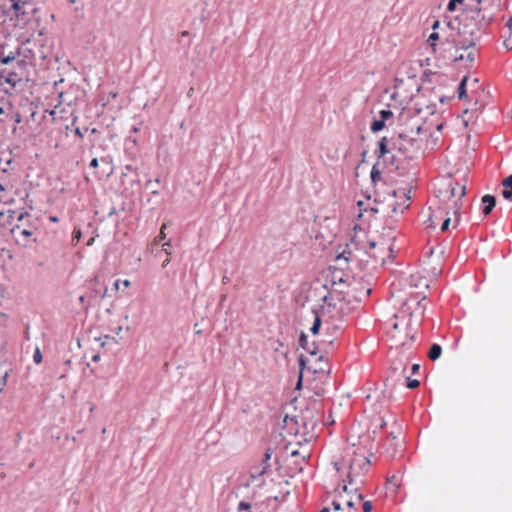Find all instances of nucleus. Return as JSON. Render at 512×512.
Wrapping results in <instances>:
<instances>
[{
  "label": "nucleus",
  "mask_w": 512,
  "mask_h": 512,
  "mask_svg": "<svg viewBox=\"0 0 512 512\" xmlns=\"http://www.w3.org/2000/svg\"><path fill=\"white\" fill-rule=\"evenodd\" d=\"M475 2V4H470L465 7L460 25L463 27L464 23H468L469 30L480 34L481 30L486 29L493 22L495 11L482 6L483 0H475Z\"/></svg>",
  "instance_id": "nucleus-1"
},
{
  "label": "nucleus",
  "mask_w": 512,
  "mask_h": 512,
  "mask_svg": "<svg viewBox=\"0 0 512 512\" xmlns=\"http://www.w3.org/2000/svg\"><path fill=\"white\" fill-rule=\"evenodd\" d=\"M459 33L463 36L468 35L470 38H464L459 43V48L462 50H468L476 45V42L480 40V34L474 33L472 30H469V24L464 23L463 27L459 28Z\"/></svg>",
  "instance_id": "nucleus-2"
},
{
  "label": "nucleus",
  "mask_w": 512,
  "mask_h": 512,
  "mask_svg": "<svg viewBox=\"0 0 512 512\" xmlns=\"http://www.w3.org/2000/svg\"><path fill=\"white\" fill-rule=\"evenodd\" d=\"M20 56V47L14 50L9 48L7 43L0 44V63L7 65Z\"/></svg>",
  "instance_id": "nucleus-3"
},
{
  "label": "nucleus",
  "mask_w": 512,
  "mask_h": 512,
  "mask_svg": "<svg viewBox=\"0 0 512 512\" xmlns=\"http://www.w3.org/2000/svg\"><path fill=\"white\" fill-rule=\"evenodd\" d=\"M0 78L13 87L21 81V77L16 72H8L6 69L0 71Z\"/></svg>",
  "instance_id": "nucleus-4"
},
{
  "label": "nucleus",
  "mask_w": 512,
  "mask_h": 512,
  "mask_svg": "<svg viewBox=\"0 0 512 512\" xmlns=\"http://www.w3.org/2000/svg\"><path fill=\"white\" fill-rule=\"evenodd\" d=\"M482 203L484 204V207H483V214L485 216L489 215L491 213V211L493 210V208L495 207L496 205V198L492 195H484L482 197Z\"/></svg>",
  "instance_id": "nucleus-5"
},
{
  "label": "nucleus",
  "mask_w": 512,
  "mask_h": 512,
  "mask_svg": "<svg viewBox=\"0 0 512 512\" xmlns=\"http://www.w3.org/2000/svg\"><path fill=\"white\" fill-rule=\"evenodd\" d=\"M444 215H447V212L443 208H438L434 211L428 218V227L435 228L437 225V221L442 218Z\"/></svg>",
  "instance_id": "nucleus-6"
},
{
  "label": "nucleus",
  "mask_w": 512,
  "mask_h": 512,
  "mask_svg": "<svg viewBox=\"0 0 512 512\" xmlns=\"http://www.w3.org/2000/svg\"><path fill=\"white\" fill-rule=\"evenodd\" d=\"M441 354H442V348L439 344L435 343V344L431 345L429 352H428V357L430 360L435 361V360L439 359Z\"/></svg>",
  "instance_id": "nucleus-7"
},
{
  "label": "nucleus",
  "mask_w": 512,
  "mask_h": 512,
  "mask_svg": "<svg viewBox=\"0 0 512 512\" xmlns=\"http://www.w3.org/2000/svg\"><path fill=\"white\" fill-rule=\"evenodd\" d=\"M317 361L319 362V366H318V367H316V368L314 369V372H315V373H318V372H322V373H324V372H326V373H328V374H329V373H330V371H331V370H330V367H329V365H328V363H327V362H324V360H323V356H322V355H320V356L317 358Z\"/></svg>",
  "instance_id": "nucleus-8"
},
{
  "label": "nucleus",
  "mask_w": 512,
  "mask_h": 512,
  "mask_svg": "<svg viewBox=\"0 0 512 512\" xmlns=\"http://www.w3.org/2000/svg\"><path fill=\"white\" fill-rule=\"evenodd\" d=\"M313 314H314V323H313L312 327L310 328V331L313 335H316V334H318V332L320 330L322 322H321V318L316 310H313Z\"/></svg>",
  "instance_id": "nucleus-9"
},
{
  "label": "nucleus",
  "mask_w": 512,
  "mask_h": 512,
  "mask_svg": "<svg viewBox=\"0 0 512 512\" xmlns=\"http://www.w3.org/2000/svg\"><path fill=\"white\" fill-rule=\"evenodd\" d=\"M299 344L300 346L306 350L310 355L312 356H316L317 355V352L315 350H309V343H308V339H307V336L302 333L300 335V338H299Z\"/></svg>",
  "instance_id": "nucleus-10"
},
{
  "label": "nucleus",
  "mask_w": 512,
  "mask_h": 512,
  "mask_svg": "<svg viewBox=\"0 0 512 512\" xmlns=\"http://www.w3.org/2000/svg\"><path fill=\"white\" fill-rule=\"evenodd\" d=\"M378 157L381 158V157H384L387 153H388V149H387V138L386 137H382L379 142H378Z\"/></svg>",
  "instance_id": "nucleus-11"
},
{
  "label": "nucleus",
  "mask_w": 512,
  "mask_h": 512,
  "mask_svg": "<svg viewBox=\"0 0 512 512\" xmlns=\"http://www.w3.org/2000/svg\"><path fill=\"white\" fill-rule=\"evenodd\" d=\"M260 466H261L260 472H252V478L253 479L264 475L267 472V470L270 468V463L269 462H264V459H263Z\"/></svg>",
  "instance_id": "nucleus-12"
},
{
  "label": "nucleus",
  "mask_w": 512,
  "mask_h": 512,
  "mask_svg": "<svg viewBox=\"0 0 512 512\" xmlns=\"http://www.w3.org/2000/svg\"><path fill=\"white\" fill-rule=\"evenodd\" d=\"M467 77L465 76L460 84H459V87H458V97L459 99H462L464 97H466V83H467Z\"/></svg>",
  "instance_id": "nucleus-13"
},
{
  "label": "nucleus",
  "mask_w": 512,
  "mask_h": 512,
  "mask_svg": "<svg viewBox=\"0 0 512 512\" xmlns=\"http://www.w3.org/2000/svg\"><path fill=\"white\" fill-rule=\"evenodd\" d=\"M370 176H371V181H372L374 184H375L377 181H380V180H381V172H380V170L377 168V165H376V164L372 167V170H371Z\"/></svg>",
  "instance_id": "nucleus-14"
},
{
  "label": "nucleus",
  "mask_w": 512,
  "mask_h": 512,
  "mask_svg": "<svg viewBox=\"0 0 512 512\" xmlns=\"http://www.w3.org/2000/svg\"><path fill=\"white\" fill-rule=\"evenodd\" d=\"M10 7L16 12H21L22 6L26 4L25 0H9Z\"/></svg>",
  "instance_id": "nucleus-15"
},
{
  "label": "nucleus",
  "mask_w": 512,
  "mask_h": 512,
  "mask_svg": "<svg viewBox=\"0 0 512 512\" xmlns=\"http://www.w3.org/2000/svg\"><path fill=\"white\" fill-rule=\"evenodd\" d=\"M12 232L13 233H19L21 236H24V237H30L32 236V231L29 230V229H25V228H21L20 226H15L13 229H12Z\"/></svg>",
  "instance_id": "nucleus-16"
},
{
  "label": "nucleus",
  "mask_w": 512,
  "mask_h": 512,
  "mask_svg": "<svg viewBox=\"0 0 512 512\" xmlns=\"http://www.w3.org/2000/svg\"><path fill=\"white\" fill-rule=\"evenodd\" d=\"M385 126L383 120H374L371 124V131L376 133L381 131Z\"/></svg>",
  "instance_id": "nucleus-17"
},
{
  "label": "nucleus",
  "mask_w": 512,
  "mask_h": 512,
  "mask_svg": "<svg viewBox=\"0 0 512 512\" xmlns=\"http://www.w3.org/2000/svg\"><path fill=\"white\" fill-rule=\"evenodd\" d=\"M306 365V359L303 355L299 357V366H300V376L297 383V388H299L302 385V371Z\"/></svg>",
  "instance_id": "nucleus-18"
},
{
  "label": "nucleus",
  "mask_w": 512,
  "mask_h": 512,
  "mask_svg": "<svg viewBox=\"0 0 512 512\" xmlns=\"http://www.w3.org/2000/svg\"><path fill=\"white\" fill-rule=\"evenodd\" d=\"M43 360V357H42V353H41V350L40 348L37 346L34 350V353H33V362L35 364H40Z\"/></svg>",
  "instance_id": "nucleus-19"
},
{
  "label": "nucleus",
  "mask_w": 512,
  "mask_h": 512,
  "mask_svg": "<svg viewBox=\"0 0 512 512\" xmlns=\"http://www.w3.org/2000/svg\"><path fill=\"white\" fill-rule=\"evenodd\" d=\"M380 120H383V122L385 123L386 120H388L389 118H391L393 116V112L391 110H388V109H383L380 111Z\"/></svg>",
  "instance_id": "nucleus-20"
},
{
  "label": "nucleus",
  "mask_w": 512,
  "mask_h": 512,
  "mask_svg": "<svg viewBox=\"0 0 512 512\" xmlns=\"http://www.w3.org/2000/svg\"><path fill=\"white\" fill-rule=\"evenodd\" d=\"M82 233L80 229H74L72 233V244L76 245L81 239Z\"/></svg>",
  "instance_id": "nucleus-21"
},
{
  "label": "nucleus",
  "mask_w": 512,
  "mask_h": 512,
  "mask_svg": "<svg viewBox=\"0 0 512 512\" xmlns=\"http://www.w3.org/2000/svg\"><path fill=\"white\" fill-rule=\"evenodd\" d=\"M464 0H449L447 10L452 12L456 9L457 4H462Z\"/></svg>",
  "instance_id": "nucleus-22"
},
{
  "label": "nucleus",
  "mask_w": 512,
  "mask_h": 512,
  "mask_svg": "<svg viewBox=\"0 0 512 512\" xmlns=\"http://www.w3.org/2000/svg\"><path fill=\"white\" fill-rule=\"evenodd\" d=\"M420 385V382L416 379H410L409 377H407V388L409 389H415L417 388L418 386Z\"/></svg>",
  "instance_id": "nucleus-23"
},
{
  "label": "nucleus",
  "mask_w": 512,
  "mask_h": 512,
  "mask_svg": "<svg viewBox=\"0 0 512 512\" xmlns=\"http://www.w3.org/2000/svg\"><path fill=\"white\" fill-rule=\"evenodd\" d=\"M445 218L443 220V223L441 225V231L444 232L446 231L448 228H449V225H450V222H451V218L447 215H444Z\"/></svg>",
  "instance_id": "nucleus-24"
},
{
  "label": "nucleus",
  "mask_w": 512,
  "mask_h": 512,
  "mask_svg": "<svg viewBox=\"0 0 512 512\" xmlns=\"http://www.w3.org/2000/svg\"><path fill=\"white\" fill-rule=\"evenodd\" d=\"M502 196L504 199L512 201V190L509 188H505L504 190H502Z\"/></svg>",
  "instance_id": "nucleus-25"
},
{
  "label": "nucleus",
  "mask_w": 512,
  "mask_h": 512,
  "mask_svg": "<svg viewBox=\"0 0 512 512\" xmlns=\"http://www.w3.org/2000/svg\"><path fill=\"white\" fill-rule=\"evenodd\" d=\"M502 185L505 187V188H509L512 190V174L509 175L508 177H506L503 181H502Z\"/></svg>",
  "instance_id": "nucleus-26"
},
{
  "label": "nucleus",
  "mask_w": 512,
  "mask_h": 512,
  "mask_svg": "<svg viewBox=\"0 0 512 512\" xmlns=\"http://www.w3.org/2000/svg\"><path fill=\"white\" fill-rule=\"evenodd\" d=\"M7 377H8V372H5L1 377H0V392L3 391L4 387L6 386V383H7Z\"/></svg>",
  "instance_id": "nucleus-27"
},
{
  "label": "nucleus",
  "mask_w": 512,
  "mask_h": 512,
  "mask_svg": "<svg viewBox=\"0 0 512 512\" xmlns=\"http://www.w3.org/2000/svg\"><path fill=\"white\" fill-rule=\"evenodd\" d=\"M438 38H439L438 33L433 32V33L430 34V36L428 38V42L431 43L432 47L435 46V41L438 40Z\"/></svg>",
  "instance_id": "nucleus-28"
},
{
  "label": "nucleus",
  "mask_w": 512,
  "mask_h": 512,
  "mask_svg": "<svg viewBox=\"0 0 512 512\" xmlns=\"http://www.w3.org/2000/svg\"><path fill=\"white\" fill-rule=\"evenodd\" d=\"M250 508H251V505L248 502L241 501L238 505L239 511L249 510Z\"/></svg>",
  "instance_id": "nucleus-29"
},
{
  "label": "nucleus",
  "mask_w": 512,
  "mask_h": 512,
  "mask_svg": "<svg viewBox=\"0 0 512 512\" xmlns=\"http://www.w3.org/2000/svg\"><path fill=\"white\" fill-rule=\"evenodd\" d=\"M363 512H372V503H371V501H365L363 503Z\"/></svg>",
  "instance_id": "nucleus-30"
},
{
  "label": "nucleus",
  "mask_w": 512,
  "mask_h": 512,
  "mask_svg": "<svg viewBox=\"0 0 512 512\" xmlns=\"http://www.w3.org/2000/svg\"><path fill=\"white\" fill-rule=\"evenodd\" d=\"M272 449L271 448H267L265 453H264V462H269V460L271 459V456H272Z\"/></svg>",
  "instance_id": "nucleus-31"
},
{
  "label": "nucleus",
  "mask_w": 512,
  "mask_h": 512,
  "mask_svg": "<svg viewBox=\"0 0 512 512\" xmlns=\"http://www.w3.org/2000/svg\"><path fill=\"white\" fill-rule=\"evenodd\" d=\"M475 58H476V54L475 52L471 51L467 54L466 56V59L469 61V62H474L475 61Z\"/></svg>",
  "instance_id": "nucleus-32"
},
{
  "label": "nucleus",
  "mask_w": 512,
  "mask_h": 512,
  "mask_svg": "<svg viewBox=\"0 0 512 512\" xmlns=\"http://www.w3.org/2000/svg\"><path fill=\"white\" fill-rule=\"evenodd\" d=\"M165 228H166V225L163 224L162 227H161L160 234L158 236V238H159L158 242H160L161 240H163L165 238V233H164V229Z\"/></svg>",
  "instance_id": "nucleus-33"
},
{
  "label": "nucleus",
  "mask_w": 512,
  "mask_h": 512,
  "mask_svg": "<svg viewBox=\"0 0 512 512\" xmlns=\"http://www.w3.org/2000/svg\"><path fill=\"white\" fill-rule=\"evenodd\" d=\"M504 44H505V46H506L508 49H512V48H511V46H512V32H511L510 37H509L507 40H505Z\"/></svg>",
  "instance_id": "nucleus-34"
},
{
  "label": "nucleus",
  "mask_w": 512,
  "mask_h": 512,
  "mask_svg": "<svg viewBox=\"0 0 512 512\" xmlns=\"http://www.w3.org/2000/svg\"><path fill=\"white\" fill-rule=\"evenodd\" d=\"M332 506L335 511L341 510V504L338 501H333Z\"/></svg>",
  "instance_id": "nucleus-35"
},
{
  "label": "nucleus",
  "mask_w": 512,
  "mask_h": 512,
  "mask_svg": "<svg viewBox=\"0 0 512 512\" xmlns=\"http://www.w3.org/2000/svg\"><path fill=\"white\" fill-rule=\"evenodd\" d=\"M420 369V365L419 364H413L412 367H411V372L412 374H415L419 371Z\"/></svg>",
  "instance_id": "nucleus-36"
},
{
  "label": "nucleus",
  "mask_w": 512,
  "mask_h": 512,
  "mask_svg": "<svg viewBox=\"0 0 512 512\" xmlns=\"http://www.w3.org/2000/svg\"><path fill=\"white\" fill-rule=\"evenodd\" d=\"M98 164H99L98 159L97 158H93L91 160V162H90V167L96 168V167H98Z\"/></svg>",
  "instance_id": "nucleus-37"
},
{
  "label": "nucleus",
  "mask_w": 512,
  "mask_h": 512,
  "mask_svg": "<svg viewBox=\"0 0 512 512\" xmlns=\"http://www.w3.org/2000/svg\"><path fill=\"white\" fill-rule=\"evenodd\" d=\"M15 123L19 124L22 121V116L19 113H16L14 116Z\"/></svg>",
  "instance_id": "nucleus-38"
},
{
  "label": "nucleus",
  "mask_w": 512,
  "mask_h": 512,
  "mask_svg": "<svg viewBox=\"0 0 512 512\" xmlns=\"http://www.w3.org/2000/svg\"><path fill=\"white\" fill-rule=\"evenodd\" d=\"M261 466H254L251 468L250 476L252 477V472H260Z\"/></svg>",
  "instance_id": "nucleus-39"
},
{
  "label": "nucleus",
  "mask_w": 512,
  "mask_h": 512,
  "mask_svg": "<svg viewBox=\"0 0 512 512\" xmlns=\"http://www.w3.org/2000/svg\"><path fill=\"white\" fill-rule=\"evenodd\" d=\"M368 246H369V248L374 249V248L377 246V242H375V241H369V242H368Z\"/></svg>",
  "instance_id": "nucleus-40"
},
{
  "label": "nucleus",
  "mask_w": 512,
  "mask_h": 512,
  "mask_svg": "<svg viewBox=\"0 0 512 512\" xmlns=\"http://www.w3.org/2000/svg\"><path fill=\"white\" fill-rule=\"evenodd\" d=\"M345 254H346L345 252L341 253V254L338 256V259L343 258V259H345V261H348V260H349V258H348V257H346V256H345Z\"/></svg>",
  "instance_id": "nucleus-41"
},
{
  "label": "nucleus",
  "mask_w": 512,
  "mask_h": 512,
  "mask_svg": "<svg viewBox=\"0 0 512 512\" xmlns=\"http://www.w3.org/2000/svg\"><path fill=\"white\" fill-rule=\"evenodd\" d=\"M346 504H347L348 507L351 508V507H353L355 505V502L351 499V500H348Z\"/></svg>",
  "instance_id": "nucleus-42"
},
{
  "label": "nucleus",
  "mask_w": 512,
  "mask_h": 512,
  "mask_svg": "<svg viewBox=\"0 0 512 512\" xmlns=\"http://www.w3.org/2000/svg\"><path fill=\"white\" fill-rule=\"evenodd\" d=\"M362 463H363V466H364V467H368V466H369V464H370V461H369L368 459H363V460H362Z\"/></svg>",
  "instance_id": "nucleus-43"
},
{
  "label": "nucleus",
  "mask_w": 512,
  "mask_h": 512,
  "mask_svg": "<svg viewBox=\"0 0 512 512\" xmlns=\"http://www.w3.org/2000/svg\"><path fill=\"white\" fill-rule=\"evenodd\" d=\"M75 134L78 135L80 138H83V134L79 128L75 130Z\"/></svg>",
  "instance_id": "nucleus-44"
},
{
  "label": "nucleus",
  "mask_w": 512,
  "mask_h": 512,
  "mask_svg": "<svg viewBox=\"0 0 512 512\" xmlns=\"http://www.w3.org/2000/svg\"><path fill=\"white\" fill-rule=\"evenodd\" d=\"M334 340H335V338L328 339L327 341H325V344H327V345H333Z\"/></svg>",
  "instance_id": "nucleus-45"
},
{
  "label": "nucleus",
  "mask_w": 512,
  "mask_h": 512,
  "mask_svg": "<svg viewBox=\"0 0 512 512\" xmlns=\"http://www.w3.org/2000/svg\"><path fill=\"white\" fill-rule=\"evenodd\" d=\"M439 24H440V23H439V21H438V20H437V21H435V22H434V24L432 25V29H433V30L437 29V28H438V26H439Z\"/></svg>",
  "instance_id": "nucleus-46"
},
{
  "label": "nucleus",
  "mask_w": 512,
  "mask_h": 512,
  "mask_svg": "<svg viewBox=\"0 0 512 512\" xmlns=\"http://www.w3.org/2000/svg\"><path fill=\"white\" fill-rule=\"evenodd\" d=\"M169 262H170V259H169V258L165 259V260L163 261V263H162V267H166V266L169 264Z\"/></svg>",
  "instance_id": "nucleus-47"
},
{
  "label": "nucleus",
  "mask_w": 512,
  "mask_h": 512,
  "mask_svg": "<svg viewBox=\"0 0 512 512\" xmlns=\"http://www.w3.org/2000/svg\"><path fill=\"white\" fill-rule=\"evenodd\" d=\"M94 242V238H90L88 241H87V246H91Z\"/></svg>",
  "instance_id": "nucleus-48"
},
{
  "label": "nucleus",
  "mask_w": 512,
  "mask_h": 512,
  "mask_svg": "<svg viewBox=\"0 0 512 512\" xmlns=\"http://www.w3.org/2000/svg\"><path fill=\"white\" fill-rule=\"evenodd\" d=\"M309 350H315L318 353V347L312 344V347L309 346Z\"/></svg>",
  "instance_id": "nucleus-49"
},
{
  "label": "nucleus",
  "mask_w": 512,
  "mask_h": 512,
  "mask_svg": "<svg viewBox=\"0 0 512 512\" xmlns=\"http://www.w3.org/2000/svg\"><path fill=\"white\" fill-rule=\"evenodd\" d=\"M123 285H124L125 287H129V286H130V281H129V280H124V281H123Z\"/></svg>",
  "instance_id": "nucleus-50"
},
{
  "label": "nucleus",
  "mask_w": 512,
  "mask_h": 512,
  "mask_svg": "<svg viewBox=\"0 0 512 512\" xmlns=\"http://www.w3.org/2000/svg\"><path fill=\"white\" fill-rule=\"evenodd\" d=\"M79 302L83 304L85 302V296H79Z\"/></svg>",
  "instance_id": "nucleus-51"
},
{
  "label": "nucleus",
  "mask_w": 512,
  "mask_h": 512,
  "mask_svg": "<svg viewBox=\"0 0 512 512\" xmlns=\"http://www.w3.org/2000/svg\"><path fill=\"white\" fill-rule=\"evenodd\" d=\"M131 131L137 133L139 131V128L137 126H133Z\"/></svg>",
  "instance_id": "nucleus-52"
},
{
  "label": "nucleus",
  "mask_w": 512,
  "mask_h": 512,
  "mask_svg": "<svg viewBox=\"0 0 512 512\" xmlns=\"http://www.w3.org/2000/svg\"><path fill=\"white\" fill-rule=\"evenodd\" d=\"M464 56L461 54L455 57V61L463 60Z\"/></svg>",
  "instance_id": "nucleus-53"
},
{
  "label": "nucleus",
  "mask_w": 512,
  "mask_h": 512,
  "mask_svg": "<svg viewBox=\"0 0 512 512\" xmlns=\"http://www.w3.org/2000/svg\"><path fill=\"white\" fill-rule=\"evenodd\" d=\"M507 26L512 29V17L509 19Z\"/></svg>",
  "instance_id": "nucleus-54"
},
{
  "label": "nucleus",
  "mask_w": 512,
  "mask_h": 512,
  "mask_svg": "<svg viewBox=\"0 0 512 512\" xmlns=\"http://www.w3.org/2000/svg\"><path fill=\"white\" fill-rule=\"evenodd\" d=\"M398 192H401V190H399ZM402 193H403V195H405V196L407 197V199H408V200L410 199V196H409V195H406L405 190H402Z\"/></svg>",
  "instance_id": "nucleus-55"
},
{
  "label": "nucleus",
  "mask_w": 512,
  "mask_h": 512,
  "mask_svg": "<svg viewBox=\"0 0 512 512\" xmlns=\"http://www.w3.org/2000/svg\"><path fill=\"white\" fill-rule=\"evenodd\" d=\"M64 364H65V366H69L71 364V360L70 359L66 360Z\"/></svg>",
  "instance_id": "nucleus-56"
},
{
  "label": "nucleus",
  "mask_w": 512,
  "mask_h": 512,
  "mask_svg": "<svg viewBox=\"0 0 512 512\" xmlns=\"http://www.w3.org/2000/svg\"><path fill=\"white\" fill-rule=\"evenodd\" d=\"M114 286H115L116 289L119 288V280L115 281Z\"/></svg>",
  "instance_id": "nucleus-57"
},
{
  "label": "nucleus",
  "mask_w": 512,
  "mask_h": 512,
  "mask_svg": "<svg viewBox=\"0 0 512 512\" xmlns=\"http://www.w3.org/2000/svg\"><path fill=\"white\" fill-rule=\"evenodd\" d=\"M357 499H358L359 501H361V500L363 499L362 494H358V495H357Z\"/></svg>",
  "instance_id": "nucleus-58"
},
{
  "label": "nucleus",
  "mask_w": 512,
  "mask_h": 512,
  "mask_svg": "<svg viewBox=\"0 0 512 512\" xmlns=\"http://www.w3.org/2000/svg\"><path fill=\"white\" fill-rule=\"evenodd\" d=\"M98 359H99V355H95V356H93V358H92V360H93V361H97Z\"/></svg>",
  "instance_id": "nucleus-59"
},
{
  "label": "nucleus",
  "mask_w": 512,
  "mask_h": 512,
  "mask_svg": "<svg viewBox=\"0 0 512 512\" xmlns=\"http://www.w3.org/2000/svg\"><path fill=\"white\" fill-rule=\"evenodd\" d=\"M50 220L53 222H57L58 219H57V217H51Z\"/></svg>",
  "instance_id": "nucleus-60"
},
{
  "label": "nucleus",
  "mask_w": 512,
  "mask_h": 512,
  "mask_svg": "<svg viewBox=\"0 0 512 512\" xmlns=\"http://www.w3.org/2000/svg\"><path fill=\"white\" fill-rule=\"evenodd\" d=\"M23 217H24V214H23V213H21V214L19 215V217H18V220H22V219H23Z\"/></svg>",
  "instance_id": "nucleus-61"
},
{
  "label": "nucleus",
  "mask_w": 512,
  "mask_h": 512,
  "mask_svg": "<svg viewBox=\"0 0 512 512\" xmlns=\"http://www.w3.org/2000/svg\"><path fill=\"white\" fill-rule=\"evenodd\" d=\"M321 512H329V509L324 508Z\"/></svg>",
  "instance_id": "nucleus-62"
},
{
  "label": "nucleus",
  "mask_w": 512,
  "mask_h": 512,
  "mask_svg": "<svg viewBox=\"0 0 512 512\" xmlns=\"http://www.w3.org/2000/svg\"><path fill=\"white\" fill-rule=\"evenodd\" d=\"M441 129H442V125L440 124L437 126V130H441Z\"/></svg>",
  "instance_id": "nucleus-63"
},
{
  "label": "nucleus",
  "mask_w": 512,
  "mask_h": 512,
  "mask_svg": "<svg viewBox=\"0 0 512 512\" xmlns=\"http://www.w3.org/2000/svg\"><path fill=\"white\" fill-rule=\"evenodd\" d=\"M420 131H421V127L419 126V127L417 128V133H420Z\"/></svg>",
  "instance_id": "nucleus-64"
}]
</instances>
